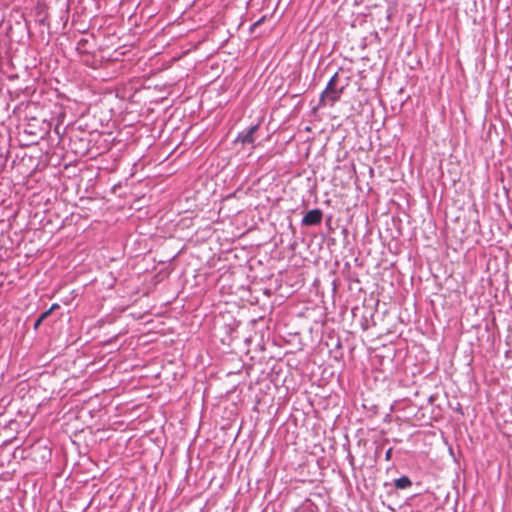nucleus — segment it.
Returning <instances> with one entry per match:
<instances>
[{
  "label": "nucleus",
  "mask_w": 512,
  "mask_h": 512,
  "mask_svg": "<svg viewBox=\"0 0 512 512\" xmlns=\"http://www.w3.org/2000/svg\"><path fill=\"white\" fill-rule=\"evenodd\" d=\"M43 321L44 320H42L41 317H38V319L34 323V329L37 330Z\"/></svg>",
  "instance_id": "9d476101"
},
{
  "label": "nucleus",
  "mask_w": 512,
  "mask_h": 512,
  "mask_svg": "<svg viewBox=\"0 0 512 512\" xmlns=\"http://www.w3.org/2000/svg\"><path fill=\"white\" fill-rule=\"evenodd\" d=\"M406 407L414 408V405L411 403V401L403 399V400L395 401L394 405L392 406V409L394 411H400L401 409H404Z\"/></svg>",
  "instance_id": "423d86ee"
},
{
  "label": "nucleus",
  "mask_w": 512,
  "mask_h": 512,
  "mask_svg": "<svg viewBox=\"0 0 512 512\" xmlns=\"http://www.w3.org/2000/svg\"><path fill=\"white\" fill-rule=\"evenodd\" d=\"M52 312L48 309L45 312L41 313L39 317H41L42 320H45Z\"/></svg>",
  "instance_id": "1a4fd4ad"
},
{
  "label": "nucleus",
  "mask_w": 512,
  "mask_h": 512,
  "mask_svg": "<svg viewBox=\"0 0 512 512\" xmlns=\"http://www.w3.org/2000/svg\"><path fill=\"white\" fill-rule=\"evenodd\" d=\"M266 19V16H262L258 21H256L252 26H251V30H253L255 27L259 26L260 24H262L264 22V20Z\"/></svg>",
  "instance_id": "6e6552de"
},
{
  "label": "nucleus",
  "mask_w": 512,
  "mask_h": 512,
  "mask_svg": "<svg viewBox=\"0 0 512 512\" xmlns=\"http://www.w3.org/2000/svg\"><path fill=\"white\" fill-rule=\"evenodd\" d=\"M59 308H60V305H59L58 303H54V304H52V305H51V307L49 308V310H50L51 312H53L54 310L59 309Z\"/></svg>",
  "instance_id": "9b49d317"
},
{
  "label": "nucleus",
  "mask_w": 512,
  "mask_h": 512,
  "mask_svg": "<svg viewBox=\"0 0 512 512\" xmlns=\"http://www.w3.org/2000/svg\"><path fill=\"white\" fill-rule=\"evenodd\" d=\"M323 212L319 208L308 211L301 220L303 226H316L321 223Z\"/></svg>",
  "instance_id": "f03ea898"
},
{
  "label": "nucleus",
  "mask_w": 512,
  "mask_h": 512,
  "mask_svg": "<svg viewBox=\"0 0 512 512\" xmlns=\"http://www.w3.org/2000/svg\"><path fill=\"white\" fill-rule=\"evenodd\" d=\"M391 456H392V450H387L386 451V455H385V459L386 460H390Z\"/></svg>",
  "instance_id": "ddd939ff"
},
{
  "label": "nucleus",
  "mask_w": 512,
  "mask_h": 512,
  "mask_svg": "<svg viewBox=\"0 0 512 512\" xmlns=\"http://www.w3.org/2000/svg\"><path fill=\"white\" fill-rule=\"evenodd\" d=\"M394 485L397 489H406L412 485V482L408 476H402L394 481Z\"/></svg>",
  "instance_id": "39448f33"
},
{
  "label": "nucleus",
  "mask_w": 512,
  "mask_h": 512,
  "mask_svg": "<svg viewBox=\"0 0 512 512\" xmlns=\"http://www.w3.org/2000/svg\"><path fill=\"white\" fill-rule=\"evenodd\" d=\"M449 451H450V455H451L453 458H455L456 456H455V455H454V453H453V449H450Z\"/></svg>",
  "instance_id": "4468645a"
},
{
  "label": "nucleus",
  "mask_w": 512,
  "mask_h": 512,
  "mask_svg": "<svg viewBox=\"0 0 512 512\" xmlns=\"http://www.w3.org/2000/svg\"><path fill=\"white\" fill-rule=\"evenodd\" d=\"M150 440H151V439H150V437H148V436L142 437V438L140 439L139 446H140V447L147 446V445L149 444Z\"/></svg>",
  "instance_id": "0eeeda50"
},
{
  "label": "nucleus",
  "mask_w": 512,
  "mask_h": 512,
  "mask_svg": "<svg viewBox=\"0 0 512 512\" xmlns=\"http://www.w3.org/2000/svg\"><path fill=\"white\" fill-rule=\"evenodd\" d=\"M38 124L39 120L37 118L33 117L29 119V121L23 127L24 133L34 137L42 138L44 131Z\"/></svg>",
  "instance_id": "20e7f679"
},
{
  "label": "nucleus",
  "mask_w": 512,
  "mask_h": 512,
  "mask_svg": "<svg viewBox=\"0 0 512 512\" xmlns=\"http://www.w3.org/2000/svg\"><path fill=\"white\" fill-rule=\"evenodd\" d=\"M87 43V40L81 39L77 44V49H80L81 46L85 45Z\"/></svg>",
  "instance_id": "f8f14e48"
},
{
  "label": "nucleus",
  "mask_w": 512,
  "mask_h": 512,
  "mask_svg": "<svg viewBox=\"0 0 512 512\" xmlns=\"http://www.w3.org/2000/svg\"><path fill=\"white\" fill-rule=\"evenodd\" d=\"M259 127H260V124L257 123L255 125L251 126L246 131L240 132L236 138V142H240L243 145L254 144V142H255L254 133L259 129Z\"/></svg>",
  "instance_id": "7ed1b4c3"
},
{
  "label": "nucleus",
  "mask_w": 512,
  "mask_h": 512,
  "mask_svg": "<svg viewBox=\"0 0 512 512\" xmlns=\"http://www.w3.org/2000/svg\"><path fill=\"white\" fill-rule=\"evenodd\" d=\"M346 86L347 83L339 86V75L335 73L321 93L318 107H324L327 102H329L330 106H333L340 100Z\"/></svg>",
  "instance_id": "f257e3e1"
},
{
  "label": "nucleus",
  "mask_w": 512,
  "mask_h": 512,
  "mask_svg": "<svg viewBox=\"0 0 512 512\" xmlns=\"http://www.w3.org/2000/svg\"><path fill=\"white\" fill-rule=\"evenodd\" d=\"M74 443L77 444L78 446L80 445L79 441L77 440H75Z\"/></svg>",
  "instance_id": "2eb2a0df"
}]
</instances>
